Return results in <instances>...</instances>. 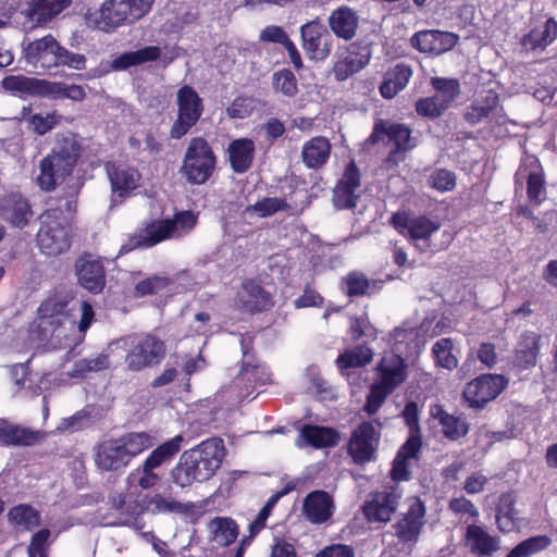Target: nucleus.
<instances>
[{"instance_id": "1a4fd4ad", "label": "nucleus", "mask_w": 557, "mask_h": 557, "mask_svg": "<svg viewBox=\"0 0 557 557\" xmlns=\"http://www.w3.org/2000/svg\"><path fill=\"white\" fill-rule=\"evenodd\" d=\"M123 343L126 346L125 364L133 372L159 364L166 354L165 343L153 334H135Z\"/></svg>"}, {"instance_id": "e2e57ef3", "label": "nucleus", "mask_w": 557, "mask_h": 557, "mask_svg": "<svg viewBox=\"0 0 557 557\" xmlns=\"http://www.w3.org/2000/svg\"><path fill=\"white\" fill-rule=\"evenodd\" d=\"M60 120L61 116L57 112H51L45 115L34 114L30 116L29 123L37 134L44 135L58 125Z\"/></svg>"}, {"instance_id": "09e8293b", "label": "nucleus", "mask_w": 557, "mask_h": 557, "mask_svg": "<svg viewBox=\"0 0 557 557\" xmlns=\"http://www.w3.org/2000/svg\"><path fill=\"white\" fill-rule=\"evenodd\" d=\"M430 84L435 90L434 96L446 109L450 108L460 95V83L457 78L432 77Z\"/></svg>"}, {"instance_id": "49530a36", "label": "nucleus", "mask_w": 557, "mask_h": 557, "mask_svg": "<svg viewBox=\"0 0 557 557\" xmlns=\"http://www.w3.org/2000/svg\"><path fill=\"white\" fill-rule=\"evenodd\" d=\"M290 208L287 201L281 197H264L253 205L247 206L243 215L245 218H269L277 212L286 211Z\"/></svg>"}, {"instance_id": "13d9d810", "label": "nucleus", "mask_w": 557, "mask_h": 557, "mask_svg": "<svg viewBox=\"0 0 557 557\" xmlns=\"http://www.w3.org/2000/svg\"><path fill=\"white\" fill-rule=\"evenodd\" d=\"M272 85L275 91L286 97H294L297 91V81L294 73L287 69L277 71L272 76Z\"/></svg>"}, {"instance_id": "774afa93", "label": "nucleus", "mask_w": 557, "mask_h": 557, "mask_svg": "<svg viewBox=\"0 0 557 557\" xmlns=\"http://www.w3.org/2000/svg\"><path fill=\"white\" fill-rule=\"evenodd\" d=\"M346 288L349 296L362 295L369 287V282L361 273H350L346 277Z\"/></svg>"}, {"instance_id": "c756f323", "label": "nucleus", "mask_w": 557, "mask_h": 557, "mask_svg": "<svg viewBox=\"0 0 557 557\" xmlns=\"http://www.w3.org/2000/svg\"><path fill=\"white\" fill-rule=\"evenodd\" d=\"M379 379L376 383L391 389L398 387L407 377L406 364L397 354L385 355L377 366Z\"/></svg>"}, {"instance_id": "0e129e2a", "label": "nucleus", "mask_w": 557, "mask_h": 557, "mask_svg": "<svg viewBox=\"0 0 557 557\" xmlns=\"http://www.w3.org/2000/svg\"><path fill=\"white\" fill-rule=\"evenodd\" d=\"M50 531L42 529L35 533L28 546V557H47Z\"/></svg>"}, {"instance_id": "bb28decb", "label": "nucleus", "mask_w": 557, "mask_h": 557, "mask_svg": "<svg viewBox=\"0 0 557 557\" xmlns=\"http://www.w3.org/2000/svg\"><path fill=\"white\" fill-rule=\"evenodd\" d=\"M76 275L82 287L99 293L106 285L104 268L99 260L83 257L76 262Z\"/></svg>"}, {"instance_id": "4be33fe9", "label": "nucleus", "mask_w": 557, "mask_h": 557, "mask_svg": "<svg viewBox=\"0 0 557 557\" xmlns=\"http://www.w3.org/2000/svg\"><path fill=\"white\" fill-rule=\"evenodd\" d=\"M234 306L248 313L260 312L272 306L271 296L253 280L245 281L238 289Z\"/></svg>"}, {"instance_id": "6ab92c4d", "label": "nucleus", "mask_w": 557, "mask_h": 557, "mask_svg": "<svg viewBox=\"0 0 557 557\" xmlns=\"http://www.w3.org/2000/svg\"><path fill=\"white\" fill-rule=\"evenodd\" d=\"M401 494L396 487H386L371 495L363 506L369 522L386 523L397 509Z\"/></svg>"}, {"instance_id": "58836bf2", "label": "nucleus", "mask_w": 557, "mask_h": 557, "mask_svg": "<svg viewBox=\"0 0 557 557\" xmlns=\"http://www.w3.org/2000/svg\"><path fill=\"white\" fill-rule=\"evenodd\" d=\"M331 152L330 141L325 137H314L307 141L301 151L302 161L309 169H318L326 163Z\"/></svg>"}, {"instance_id": "a18cd8bd", "label": "nucleus", "mask_w": 557, "mask_h": 557, "mask_svg": "<svg viewBox=\"0 0 557 557\" xmlns=\"http://www.w3.org/2000/svg\"><path fill=\"white\" fill-rule=\"evenodd\" d=\"M394 341V352L399 356L401 355H412L417 351L420 346L419 341V330L403 325L396 327L392 334Z\"/></svg>"}, {"instance_id": "72a5a7b5", "label": "nucleus", "mask_w": 557, "mask_h": 557, "mask_svg": "<svg viewBox=\"0 0 557 557\" xmlns=\"http://www.w3.org/2000/svg\"><path fill=\"white\" fill-rule=\"evenodd\" d=\"M423 517V505L420 502L412 503L405 517L394 525L397 537L403 542H417Z\"/></svg>"}, {"instance_id": "e433bc0d", "label": "nucleus", "mask_w": 557, "mask_h": 557, "mask_svg": "<svg viewBox=\"0 0 557 557\" xmlns=\"http://www.w3.org/2000/svg\"><path fill=\"white\" fill-rule=\"evenodd\" d=\"M466 543L472 553L480 556H491L499 548L498 539L475 524L468 525Z\"/></svg>"}, {"instance_id": "6e6d98bb", "label": "nucleus", "mask_w": 557, "mask_h": 557, "mask_svg": "<svg viewBox=\"0 0 557 557\" xmlns=\"http://www.w3.org/2000/svg\"><path fill=\"white\" fill-rule=\"evenodd\" d=\"M302 47L308 58L312 60H323L331 51V37H301Z\"/></svg>"}, {"instance_id": "aec40b11", "label": "nucleus", "mask_w": 557, "mask_h": 557, "mask_svg": "<svg viewBox=\"0 0 557 557\" xmlns=\"http://www.w3.org/2000/svg\"><path fill=\"white\" fill-rule=\"evenodd\" d=\"M62 48L54 37H40L24 48L26 61L35 67L49 70L59 66Z\"/></svg>"}, {"instance_id": "338daca9", "label": "nucleus", "mask_w": 557, "mask_h": 557, "mask_svg": "<svg viewBox=\"0 0 557 557\" xmlns=\"http://www.w3.org/2000/svg\"><path fill=\"white\" fill-rule=\"evenodd\" d=\"M283 494L284 493H276L272 495L264 505V507L259 511L255 521L249 525L251 536H255L261 529H263L265 521L270 515V511L272 510V508L275 506V504Z\"/></svg>"}, {"instance_id": "864d4df0", "label": "nucleus", "mask_w": 557, "mask_h": 557, "mask_svg": "<svg viewBox=\"0 0 557 557\" xmlns=\"http://www.w3.org/2000/svg\"><path fill=\"white\" fill-rule=\"evenodd\" d=\"M10 521L16 527L30 530L40 523V515L29 505H17L9 511Z\"/></svg>"}, {"instance_id": "2eb2a0df", "label": "nucleus", "mask_w": 557, "mask_h": 557, "mask_svg": "<svg viewBox=\"0 0 557 557\" xmlns=\"http://www.w3.org/2000/svg\"><path fill=\"white\" fill-rule=\"evenodd\" d=\"M380 437V431L372 422H362L351 433L348 454L356 463L371 461L379 447Z\"/></svg>"}, {"instance_id": "f03ea898", "label": "nucleus", "mask_w": 557, "mask_h": 557, "mask_svg": "<svg viewBox=\"0 0 557 557\" xmlns=\"http://www.w3.org/2000/svg\"><path fill=\"white\" fill-rule=\"evenodd\" d=\"M225 457L222 440L211 437L197 446L185 450L172 469V480L181 487H188L194 482H205L212 478Z\"/></svg>"}, {"instance_id": "393cba45", "label": "nucleus", "mask_w": 557, "mask_h": 557, "mask_svg": "<svg viewBox=\"0 0 557 557\" xmlns=\"http://www.w3.org/2000/svg\"><path fill=\"white\" fill-rule=\"evenodd\" d=\"M70 2V0H33L22 12L26 20L23 24L24 26L28 24L29 29L41 26L61 13Z\"/></svg>"}, {"instance_id": "c03bdc74", "label": "nucleus", "mask_w": 557, "mask_h": 557, "mask_svg": "<svg viewBox=\"0 0 557 557\" xmlns=\"http://www.w3.org/2000/svg\"><path fill=\"white\" fill-rule=\"evenodd\" d=\"M408 39L410 45L422 53L438 55L450 50L457 42L458 37H403Z\"/></svg>"}, {"instance_id": "4c0bfd02", "label": "nucleus", "mask_w": 557, "mask_h": 557, "mask_svg": "<svg viewBox=\"0 0 557 557\" xmlns=\"http://www.w3.org/2000/svg\"><path fill=\"white\" fill-rule=\"evenodd\" d=\"M227 152L234 172L244 173L252 164L255 143L248 138L235 139L228 145Z\"/></svg>"}, {"instance_id": "c9c22d12", "label": "nucleus", "mask_w": 557, "mask_h": 557, "mask_svg": "<svg viewBox=\"0 0 557 557\" xmlns=\"http://www.w3.org/2000/svg\"><path fill=\"white\" fill-rule=\"evenodd\" d=\"M108 175L113 194L120 197H124L137 188L140 181L138 171L135 168L126 165H112L108 168Z\"/></svg>"}, {"instance_id": "a19ab883", "label": "nucleus", "mask_w": 557, "mask_h": 557, "mask_svg": "<svg viewBox=\"0 0 557 557\" xmlns=\"http://www.w3.org/2000/svg\"><path fill=\"white\" fill-rule=\"evenodd\" d=\"M38 432H33L25 428H20L0 420V445H33L39 440Z\"/></svg>"}, {"instance_id": "f704fd0d", "label": "nucleus", "mask_w": 557, "mask_h": 557, "mask_svg": "<svg viewBox=\"0 0 557 557\" xmlns=\"http://www.w3.org/2000/svg\"><path fill=\"white\" fill-rule=\"evenodd\" d=\"M0 208L2 215L16 227L25 226L33 214L28 201L20 194L8 195Z\"/></svg>"}, {"instance_id": "052dcab7", "label": "nucleus", "mask_w": 557, "mask_h": 557, "mask_svg": "<svg viewBox=\"0 0 557 557\" xmlns=\"http://www.w3.org/2000/svg\"><path fill=\"white\" fill-rule=\"evenodd\" d=\"M446 110L435 96L421 98L416 102V111L421 116L435 119L441 116Z\"/></svg>"}, {"instance_id": "473e14b6", "label": "nucleus", "mask_w": 557, "mask_h": 557, "mask_svg": "<svg viewBox=\"0 0 557 557\" xmlns=\"http://www.w3.org/2000/svg\"><path fill=\"white\" fill-rule=\"evenodd\" d=\"M421 448V441L416 437L408 438L398 450L391 470V476L394 481H406L409 479L410 469L417 460V455Z\"/></svg>"}, {"instance_id": "7c9ffc66", "label": "nucleus", "mask_w": 557, "mask_h": 557, "mask_svg": "<svg viewBox=\"0 0 557 557\" xmlns=\"http://www.w3.org/2000/svg\"><path fill=\"white\" fill-rule=\"evenodd\" d=\"M334 504L329 493L313 491L304 500V513L312 523H322L333 515Z\"/></svg>"}, {"instance_id": "0eeeda50", "label": "nucleus", "mask_w": 557, "mask_h": 557, "mask_svg": "<svg viewBox=\"0 0 557 557\" xmlns=\"http://www.w3.org/2000/svg\"><path fill=\"white\" fill-rule=\"evenodd\" d=\"M183 442L184 437L178 434L156 447L140 466L127 474L126 484L128 487H139L140 490L157 487L161 482L160 467L172 460L181 450Z\"/></svg>"}, {"instance_id": "ea45409f", "label": "nucleus", "mask_w": 557, "mask_h": 557, "mask_svg": "<svg viewBox=\"0 0 557 557\" xmlns=\"http://www.w3.org/2000/svg\"><path fill=\"white\" fill-rule=\"evenodd\" d=\"M161 50L159 47L150 46L136 51L124 52L111 62L114 71H124L131 66H137L146 62L156 61L160 58Z\"/></svg>"}, {"instance_id": "3c124183", "label": "nucleus", "mask_w": 557, "mask_h": 557, "mask_svg": "<svg viewBox=\"0 0 557 557\" xmlns=\"http://www.w3.org/2000/svg\"><path fill=\"white\" fill-rule=\"evenodd\" d=\"M329 22L335 35H355L358 17L350 9L341 8L331 14Z\"/></svg>"}, {"instance_id": "4d7b16f0", "label": "nucleus", "mask_w": 557, "mask_h": 557, "mask_svg": "<svg viewBox=\"0 0 557 557\" xmlns=\"http://www.w3.org/2000/svg\"><path fill=\"white\" fill-rule=\"evenodd\" d=\"M451 348L453 343L450 338H442L434 344L432 352L437 366L447 370H453L457 367L458 361L451 354Z\"/></svg>"}, {"instance_id": "6e6552de", "label": "nucleus", "mask_w": 557, "mask_h": 557, "mask_svg": "<svg viewBox=\"0 0 557 557\" xmlns=\"http://www.w3.org/2000/svg\"><path fill=\"white\" fill-rule=\"evenodd\" d=\"M154 0H107L99 13L88 17V24L101 32H111L121 25L133 24L145 16Z\"/></svg>"}, {"instance_id": "7ed1b4c3", "label": "nucleus", "mask_w": 557, "mask_h": 557, "mask_svg": "<svg viewBox=\"0 0 557 557\" xmlns=\"http://www.w3.org/2000/svg\"><path fill=\"white\" fill-rule=\"evenodd\" d=\"M81 144L74 134H58L50 153L39 163L36 182L40 189L50 191L73 172L79 154Z\"/></svg>"}, {"instance_id": "ddd939ff", "label": "nucleus", "mask_w": 557, "mask_h": 557, "mask_svg": "<svg viewBox=\"0 0 557 557\" xmlns=\"http://www.w3.org/2000/svg\"><path fill=\"white\" fill-rule=\"evenodd\" d=\"M391 143L394 149L387 156L386 162L397 164L405 159V152L414 145L411 143L410 129L403 125L391 122L381 121L375 124L373 133L369 137L372 144L379 141Z\"/></svg>"}, {"instance_id": "c85d7f7f", "label": "nucleus", "mask_w": 557, "mask_h": 557, "mask_svg": "<svg viewBox=\"0 0 557 557\" xmlns=\"http://www.w3.org/2000/svg\"><path fill=\"white\" fill-rule=\"evenodd\" d=\"M541 336L534 332H523L516 346L513 367L518 370H529L535 367L540 351Z\"/></svg>"}, {"instance_id": "a211bd4d", "label": "nucleus", "mask_w": 557, "mask_h": 557, "mask_svg": "<svg viewBox=\"0 0 557 557\" xmlns=\"http://www.w3.org/2000/svg\"><path fill=\"white\" fill-rule=\"evenodd\" d=\"M242 348L244 355L243 367L240 373L233 382L231 388H237L244 382H248L249 384L245 385L244 388L240 387L239 391L236 392L237 400L244 399L251 393V383L264 385L271 381V373L269 368L265 364L255 362L253 357L250 356L247 351L248 344H246L245 339L242 341Z\"/></svg>"}, {"instance_id": "20e7f679", "label": "nucleus", "mask_w": 557, "mask_h": 557, "mask_svg": "<svg viewBox=\"0 0 557 557\" xmlns=\"http://www.w3.org/2000/svg\"><path fill=\"white\" fill-rule=\"evenodd\" d=\"M154 445L146 432H132L117 438L106 440L94 447V460L98 470L117 471L128 466L133 458Z\"/></svg>"}, {"instance_id": "9b49d317", "label": "nucleus", "mask_w": 557, "mask_h": 557, "mask_svg": "<svg viewBox=\"0 0 557 557\" xmlns=\"http://www.w3.org/2000/svg\"><path fill=\"white\" fill-rule=\"evenodd\" d=\"M214 166L215 157L209 144L203 138L191 139L182 166L187 181L198 185L206 183Z\"/></svg>"}, {"instance_id": "cd10ccee", "label": "nucleus", "mask_w": 557, "mask_h": 557, "mask_svg": "<svg viewBox=\"0 0 557 557\" xmlns=\"http://www.w3.org/2000/svg\"><path fill=\"white\" fill-rule=\"evenodd\" d=\"M499 98L497 92L487 90L475 99L468 108L465 113V119L472 125L483 122L486 119H496L499 123L498 113L502 109H498Z\"/></svg>"}, {"instance_id": "79ce46f5", "label": "nucleus", "mask_w": 557, "mask_h": 557, "mask_svg": "<svg viewBox=\"0 0 557 557\" xmlns=\"http://www.w3.org/2000/svg\"><path fill=\"white\" fill-rule=\"evenodd\" d=\"M412 76L410 66L397 64L392 71L387 72L385 79L380 87L381 95L391 99L401 91L409 83Z\"/></svg>"}, {"instance_id": "5701e85b", "label": "nucleus", "mask_w": 557, "mask_h": 557, "mask_svg": "<svg viewBox=\"0 0 557 557\" xmlns=\"http://www.w3.org/2000/svg\"><path fill=\"white\" fill-rule=\"evenodd\" d=\"M3 85L8 89L23 90L32 88L38 96L46 97L51 100L63 99L64 83L61 82L11 76L3 81Z\"/></svg>"}, {"instance_id": "de8ad7c7", "label": "nucleus", "mask_w": 557, "mask_h": 557, "mask_svg": "<svg viewBox=\"0 0 557 557\" xmlns=\"http://www.w3.org/2000/svg\"><path fill=\"white\" fill-rule=\"evenodd\" d=\"M515 503V497L511 494H503L499 497L496 523L502 532H511L517 528L519 516Z\"/></svg>"}, {"instance_id": "a878e982", "label": "nucleus", "mask_w": 557, "mask_h": 557, "mask_svg": "<svg viewBox=\"0 0 557 557\" xmlns=\"http://www.w3.org/2000/svg\"><path fill=\"white\" fill-rule=\"evenodd\" d=\"M195 505L191 503H181L173 497H166L157 493L148 498L147 504H137L132 510H126L131 515H140L146 510H150L154 515L159 513H176L182 516L189 515Z\"/></svg>"}, {"instance_id": "dca6fc26", "label": "nucleus", "mask_w": 557, "mask_h": 557, "mask_svg": "<svg viewBox=\"0 0 557 557\" xmlns=\"http://www.w3.org/2000/svg\"><path fill=\"white\" fill-rule=\"evenodd\" d=\"M516 188L522 189L527 184L530 201L540 203L545 199V180L542 165L534 156L525 157L515 175Z\"/></svg>"}, {"instance_id": "5fc2aeb1", "label": "nucleus", "mask_w": 557, "mask_h": 557, "mask_svg": "<svg viewBox=\"0 0 557 557\" xmlns=\"http://www.w3.org/2000/svg\"><path fill=\"white\" fill-rule=\"evenodd\" d=\"M550 543V539L546 535L533 536L519 543L507 557H530L548 547Z\"/></svg>"}, {"instance_id": "423d86ee", "label": "nucleus", "mask_w": 557, "mask_h": 557, "mask_svg": "<svg viewBox=\"0 0 557 557\" xmlns=\"http://www.w3.org/2000/svg\"><path fill=\"white\" fill-rule=\"evenodd\" d=\"M197 223V215L191 211H182L173 219L159 220L147 225L139 235L121 247L120 252H128L137 247H152L165 239L178 238L188 234Z\"/></svg>"}, {"instance_id": "f8f14e48", "label": "nucleus", "mask_w": 557, "mask_h": 557, "mask_svg": "<svg viewBox=\"0 0 557 557\" xmlns=\"http://www.w3.org/2000/svg\"><path fill=\"white\" fill-rule=\"evenodd\" d=\"M177 119L171 127L172 138H182L200 119L202 114V100L188 85L177 91Z\"/></svg>"}, {"instance_id": "bf43d9fd", "label": "nucleus", "mask_w": 557, "mask_h": 557, "mask_svg": "<svg viewBox=\"0 0 557 557\" xmlns=\"http://www.w3.org/2000/svg\"><path fill=\"white\" fill-rule=\"evenodd\" d=\"M392 393L391 389L384 387L383 385L374 382L371 385L370 393L367 397V403L363 407V410L372 416L379 411L387 396Z\"/></svg>"}, {"instance_id": "680f3d73", "label": "nucleus", "mask_w": 557, "mask_h": 557, "mask_svg": "<svg viewBox=\"0 0 557 557\" xmlns=\"http://www.w3.org/2000/svg\"><path fill=\"white\" fill-rule=\"evenodd\" d=\"M429 183L438 191H449L456 186V176L451 171L437 169L431 173Z\"/></svg>"}, {"instance_id": "4468645a", "label": "nucleus", "mask_w": 557, "mask_h": 557, "mask_svg": "<svg viewBox=\"0 0 557 557\" xmlns=\"http://www.w3.org/2000/svg\"><path fill=\"white\" fill-rule=\"evenodd\" d=\"M508 380L500 374H484L469 382L463 398L472 408H483L495 399L507 386Z\"/></svg>"}, {"instance_id": "69168bd1", "label": "nucleus", "mask_w": 557, "mask_h": 557, "mask_svg": "<svg viewBox=\"0 0 557 557\" xmlns=\"http://www.w3.org/2000/svg\"><path fill=\"white\" fill-rule=\"evenodd\" d=\"M403 418L406 421V424L409 428V437H416L418 441H421L420 437V428H419V407L416 403H408L403 411Z\"/></svg>"}, {"instance_id": "603ef678", "label": "nucleus", "mask_w": 557, "mask_h": 557, "mask_svg": "<svg viewBox=\"0 0 557 557\" xmlns=\"http://www.w3.org/2000/svg\"><path fill=\"white\" fill-rule=\"evenodd\" d=\"M373 352L366 346H358L339 355L336 362L342 371L360 368L371 362Z\"/></svg>"}, {"instance_id": "39448f33", "label": "nucleus", "mask_w": 557, "mask_h": 557, "mask_svg": "<svg viewBox=\"0 0 557 557\" xmlns=\"http://www.w3.org/2000/svg\"><path fill=\"white\" fill-rule=\"evenodd\" d=\"M393 226L404 236L408 237L421 251H437L448 247L454 239L451 231H443L442 239L433 242L432 236L441 230L438 219L426 215H408L405 212L393 214L391 220Z\"/></svg>"}, {"instance_id": "2f4dec72", "label": "nucleus", "mask_w": 557, "mask_h": 557, "mask_svg": "<svg viewBox=\"0 0 557 557\" xmlns=\"http://www.w3.org/2000/svg\"><path fill=\"white\" fill-rule=\"evenodd\" d=\"M432 418L438 421L443 435L449 441H458L469 432V423L461 416L448 413L440 405H434L430 409Z\"/></svg>"}, {"instance_id": "37998d69", "label": "nucleus", "mask_w": 557, "mask_h": 557, "mask_svg": "<svg viewBox=\"0 0 557 557\" xmlns=\"http://www.w3.org/2000/svg\"><path fill=\"white\" fill-rule=\"evenodd\" d=\"M210 539L221 546H228L238 536L236 522L227 517H215L208 523Z\"/></svg>"}, {"instance_id": "b1692460", "label": "nucleus", "mask_w": 557, "mask_h": 557, "mask_svg": "<svg viewBox=\"0 0 557 557\" xmlns=\"http://www.w3.org/2000/svg\"><path fill=\"white\" fill-rule=\"evenodd\" d=\"M338 441L339 434L334 429L305 424L299 429L295 445L298 448L311 447L321 449L334 447L338 444Z\"/></svg>"}, {"instance_id": "412c9836", "label": "nucleus", "mask_w": 557, "mask_h": 557, "mask_svg": "<svg viewBox=\"0 0 557 557\" xmlns=\"http://www.w3.org/2000/svg\"><path fill=\"white\" fill-rule=\"evenodd\" d=\"M360 196V173L354 162H350L333 189V203L339 210L356 207Z\"/></svg>"}, {"instance_id": "f3484780", "label": "nucleus", "mask_w": 557, "mask_h": 557, "mask_svg": "<svg viewBox=\"0 0 557 557\" xmlns=\"http://www.w3.org/2000/svg\"><path fill=\"white\" fill-rule=\"evenodd\" d=\"M341 49L344 51L333 66V74L337 81H345L369 63L371 51L369 45L361 40L343 46Z\"/></svg>"}, {"instance_id": "f257e3e1", "label": "nucleus", "mask_w": 557, "mask_h": 557, "mask_svg": "<svg viewBox=\"0 0 557 557\" xmlns=\"http://www.w3.org/2000/svg\"><path fill=\"white\" fill-rule=\"evenodd\" d=\"M39 329L49 349H66L79 345L94 320L92 307L86 301H71L67 295H54L38 309Z\"/></svg>"}, {"instance_id": "8fccbe9b", "label": "nucleus", "mask_w": 557, "mask_h": 557, "mask_svg": "<svg viewBox=\"0 0 557 557\" xmlns=\"http://www.w3.org/2000/svg\"><path fill=\"white\" fill-rule=\"evenodd\" d=\"M109 355L101 352L96 356L76 361L73 369L69 371L67 374L71 377L83 379L88 373L106 370L109 368Z\"/></svg>"}, {"instance_id": "9d476101", "label": "nucleus", "mask_w": 557, "mask_h": 557, "mask_svg": "<svg viewBox=\"0 0 557 557\" xmlns=\"http://www.w3.org/2000/svg\"><path fill=\"white\" fill-rule=\"evenodd\" d=\"M37 243L47 256H58L70 248V226L59 210H48L41 215Z\"/></svg>"}]
</instances>
